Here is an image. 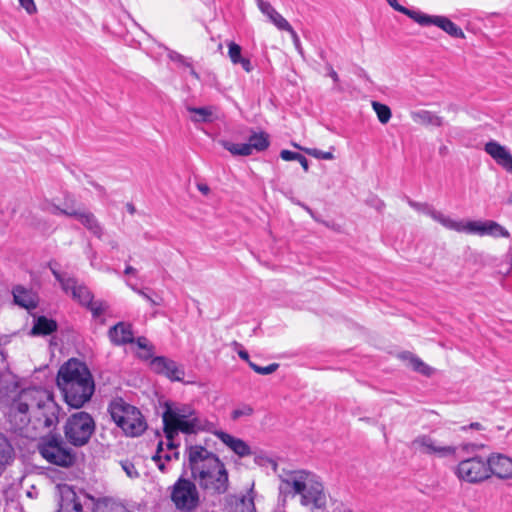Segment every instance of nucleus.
Here are the masks:
<instances>
[{
  "label": "nucleus",
  "mask_w": 512,
  "mask_h": 512,
  "mask_svg": "<svg viewBox=\"0 0 512 512\" xmlns=\"http://www.w3.org/2000/svg\"><path fill=\"white\" fill-rule=\"evenodd\" d=\"M372 107L375 113L377 114L378 120L382 124H386L389 122L391 118V110L387 105L374 101L372 102Z\"/></svg>",
  "instance_id": "e433bc0d"
},
{
  "label": "nucleus",
  "mask_w": 512,
  "mask_h": 512,
  "mask_svg": "<svg viewBox=\"0 0 512 512\" xmlns=\"http://www.w3.org/2000/svg\"><path fill=\"white\" fill-rule=\"evenodd\" d=\"M468 428L474 429V430H482L483 426L478 422H474V423H471L469 426H463L461 429L463 431H466Z\"/></svg>",
  "instance_id": "864d4df0"
},
{
  "label": "nucleus",
  "mask_w": 512,
  "mask_h": 512,
  "mask_svg": "<svg viewBox=\"0 0 512 512\" xmlns=\"http://www.w3.org/2000/svg\"><path fill=\"white\" fill-rule=\"evenodd\" d=\"M387 2L396 11L401 12V13L409 16L413 20L416 17L415 15H417V13H418L417 11L409 10V9L405 8L404 6L398 4L397 0H387Z\"/></svg>",
  "instance_id": "c03bdc74"
},
{
  "label": "nucleus",
  "mask_w": 512,
  "mask_h": 512,
  "mask_svg": "<svg viewBox=\"0 0 512 512\" xmlns=\"http://www.w3.org/2000/svg\"><path fill=\"white\" fill-rule=\"evenodd\" d=\"M408 204L414 210L430 216L434 221L438 222L444 228L447 229L450 218H451L450 216L445 215L441 211L436 210L435 208H433L432 206H430L427 203H420V202H416L413 200H408Z\"/></svg>",
  "instance_id": "b1692460"
},
{
  "label": "nucleus",
  "mask_w": 512,
  "mask_h": 512,
  "mask_svg": "<svg viewBox=\"0 0 512 512\" xmlns=\"http://www.w3.org/2000/svg\"><path fill=\"white\" fill-rule=\"evenodd\" d=\"M292 145L295 148L304 151L305 153H307L308 155H310V156H312V157H314L316 159H324V160H332V159H334V155H333V153L331 151L324 152V151L318 150L316 148H303V147H301L300 145H298L296 143H293Z\"/></svg>",
  "instance_id": "4c0bfd02"
},
{
  "label": "nucleus",
  "mask_w": 512,
  "mask_h": 512,
  "mask_svg": "<svg viewBox=\"0 0 512 512\" xmlns=\"http://www.w3.org/2000/svg\"><path fill=\"white\" fill-rule=\"evenodd\" d=\"M329 76L333 79L335 83L339 81L338 74L331 66L329 67Z\"/></svg>",
  "instance_id": "5fc2aeb1"
},
{
  "label": "nucleus",
  "mask_w": 512,
  "mask_h": 512,
  "mask_svg": "<svg viewBox=\"0 0 512 512\" xmlns=\"http://www.w3.org/2000/svg\"><path fill=\"white\" fill-rule=\"evenodd\" d=\"M247 505H248V507H251L249 512H252V510L254 509V503H253L252 499L247 500Z\"/></svg>",
  "instance_id": "13d9d810"
},
{
  "label": "nucleus",
  "mask_w": 512,
  "mask_h": 512,
  "mask_svg": "<svg viewBox=\"0 0 512 512\" xmlns=\"http://www.w3.org/2000/svg\"><path fill=\"white\" fill-rule=\"evenodd\" d=\"M129 211H130V212H133V211H134V208H133V207H130V208H129Z\"/></svg>",
  "instance_id": "680f3d73"
},
{
  "label": "nucleus",
  "mask_w": 512,
  "mask_h": 512,
  "mask_svg": "<svg viewBox=\"0 0 512 512\" xmlns=\"http://www.w3.org/2000/svg\"><path fill=\"white\" fill-rule=\"evenodd\" d=\"M197 189L204 195H208L210 192V188L207 184L204 183H198Z\"/></svg>",
  "instance_id": "603ef678"
},
{
  "label": "nucleus",
  "mask_w": 512,
  "mask_h": 512,
  "mask_svg": "<svg viewBox=\"0 0 512 512\" xmlns=\"http://www.w3.org/2000/svg\"><path fill=\"white\" fill-rule=\"evenodd\" d=\"M57 386L65 402L72 408H81L95 390L94 380L88 367L77 359H69L59 369Z\"/></svg>",
  "instance_id": "f03ea898"
},
{
  "label": "nucleus",
  "mask_w": 512,
  "mask_h": 512,
  "mask_svg": "<svg viewBox=\"0 0 512 512\" xmlns=\"http://www.w3.org/2000/svg\"><path fill=\"white\" fill-rule=\"evenodd\" d=\"M233 345H234V346H236V347H239V346H240V344H239L238 342H236V341H235V342H233Z\"/></svg>",
  "instance_id": "bf43d9fd"
},
{
  "label": "nucleus",
  "mask_w": 512,
  "mask_h": 512,
  "mask_svg": "<svg viewBox=\"0 0 512 512\" xmlns=\"http://www.w3.org/2000/svg\"><path fill=\"white\" fill-rule=\"evenodd\" d=\"M14 459V449L8 439L0 434V469L9 465Z\"/></svg>",
  "instance_id": "c85d7f7f"
},
{
  "label": "nucleus",
  "mask_w": 512,
  "mask_h": 512,
  "mask_svg": "<svg viewBox=\"0 0 512 512\" xmlns=\"http://www.w3.org/2000/svg\"><path fill=\"white\" fill-rule=\"evenodd\" d=\"M250 148V155L254 150L264 151L269 146V137L265 132L254 133L249 137V142L245 143Z\"/></svg>",
  "instance_id": "7c9ffc66"
},
{
  "label": "nucleus",
  "mask_w": 512,
  "mask_h": 512,
  "mask_svg": "<svg viewBox=\"0 0 512 512\" xmlns=\"http://www.w3.org/2000/svg\"><path fill=\"white\" fill-rule=\"evenodd\" d=\"M109 412L113 421L127 436L137 437L147 428L146 421L141 412L122 398H116L111 401Z\"/></svg>",
  "instance_id": "39448f33"
},
{
  "label": "nucleus",
  "mask_w": 512,
  "mask_h": 512,
  "mask_svg": "<svg viewBox=\"0 0 512 512\" xmlns=\"http://www.w3.org/2000/svg\"><path fill=\"white\" fill-rule=\"evenodd\" d=\"M253 414V408L249 405H242L232 411L231 417L233 420H237L241 417H248Z\"/></svg>",
  "instance_id": "a19ab883"
},
{
  "label": "nucleus",
  "mask_w": 512,
  "mask_h": 512,
  "mask_svg": "<svg viewBox=\"0 0 512 512\" xmlns=\"http://www.w3.org/2000/svg\"><path fill=\"white\" fill-rule=\"evenodd\" d=\"M410 115L413 122L419 125L440 127L444 123L442 117L428 110L412 111Z\"/></svg>",
  "instance_id": "a878e982"
},
{
  "label": "nucleus",
  "mask_w": 512,
  "mask_h": 512,
  "mask_svg": "<svg viewBox=\"0 0 512 512\" xmlns=\"http://www.w3.org/2000/svg\"><path fill=\"white\" fill-rule=\"evenodd\" d=\"M171 500L182 511H193L199 505V492L194 482L179 478L173 485Z\"/></svg>",
  "instance_id": "9d476101"
},
{
  "label": "nucleus",
  "mask_w": 512,
  "mask_h": 512,
  "mask_svg": "<svg viewBox=\"0 0 512 512\" xmlns=\"http://www.w3.org/2000/svg\"><path fill=\"white\" fill-rule=\"evenodd\" d=\"M178 434H171L170 438L168 437L167 434H165L166 436V440H167V443H166V446H167V449L170 450L171 452H174L176 451L177 447H178V444L175 443L174 441V438L177 436Z\"/></svg>",
  "instance_id": "09e8293b"
},
{
  "label": "nucleus",
  "mask_w": 512,
  "mask_h": 512,
  "mask_svg": "<svg viewBox=\"0 0 512 512\" xmlns=\"http://www.w3.org/2000/svg\"><path fill=\"white\" fill-rule=\"evenodd\" d=\"M281 489H288L293 495L300 496V504L311 510L323 509L327 504V495L319 477L306 470L289 472L281 479Z\"/></svg>",
  "instance_id": "7ed1b4c3"
},
{
  "label": "nucleus",
  "mask_w": 512,
  "mask_h": 512,
  "mask_svg": "<svg viewBox=\"0 0 512 512\" xmlns=\"http://www.w3.org/2000/svg\"><path fill=\"white\" fill-rule=\"evenodd\" d=\"M402 357L408 360L409 365L414 371L425 376H430L433 373V369L430 366L425 364L420 358L414 356L413 354L405 353L402 355Z\"/></svg>",
  "instance_id": "2f4dec72"
},
{
  "label": "nucleus",
  "mask_w": 512,
  "mask_h": 512,
  "mask_svg": "<svg viewBox=\"0 0 512 512\" xmlns=\"http://www.w3.org/2000/svg\"><path fill=\"white\" fill-rule=\"evenodd\" d=\"M13 295L16 304L24 308H31L35 306L32 295L23 287H16L13 291Z\"/></svg>",
  "instance_id": "473e14b6"
},
{
  "label": "nucleus",
  "mask_w": 512,
  "mask_h": 512,
  "mask_svg": "<svg viewBox=\"0 0 512 512\" xmlns=\"http://www.w3.org/2000/svg\"><path fill=\"white\" fill-rule=\"evenodd\" d=\"M488 468L484 458L475 456L460 461L454 473L461 481L476 484L488 479Z\"/></svg>",
  "instance_id": "9b49d317"
},
{
  "label": "nucleus",
  "mask_w": 512,
  "mask_h": 512,
  "mask_svg": "<svg viewBox=\"0 0 512 512\" xmlns=\"http://www.w3.org/2000/svg\"><path fill=\"white\" fill-rule=\"evenodd\" d=\"M21 7L25 9V11L29 15H33L37 13V6L34 2V0H18Z\"/></svg>",
  "instance_id": "49530a36"
},
{
  "label": "nucleus",
  "mask_w": 512,
  "mask_h": 512,
  "mask_svg": "<svg viewBox=\"0 0 512 512\" xmlns=\"http://www.w3.org/2000/svg\"><path fill=\"white\" fill-rule=\"evenodd\" d=\"M189 466L193 480L208 495L219 496L229 490V473L220 458L203 446L189 448Z\"/></svg>",
  "instance_id": "f257e3e1"
},
{
  "label": "nucleus",
  "mask_w": 512,
  "mask_h": 512,
  "mask_svg": "<svg viewBox=\"0 0 512 512\" xmlns=\"http://www.w3.org/2000/svg\"><path fill=\"white\" fill-rule=\"evenodd\" d=\"M59 492V510L58 512H83L82 504L69 485H58Z\"/></svg>",
  "instance_id": "a211bd4d"
},
{
  "label": "nucleus",
  "mask_w": 512,
  "mask_h": 512,
  "mask_svg": "<svg viewBox=\"0 0 512 512\" xmlns=\"http://www.w3.org/2000/svg\"><path fill=\"white\" fill-rule=\"evenodd\" d=\"M179 453L177 451L171 452V453H164L162 450V460L170 461L173 457L175 459L178 458Z\"/></svg>",
  "instance_id": "3c124183"
},
{
  "label": "nucleus",
  "mask_w": 512,
  "mask_h": 512,
  "mask_svg": "<svg viewBox=\"0 0 512 512\" xmlns=\"http://www.w3.org/2000/svg\"><path fill=\"white\" fill-rule=\"evenodd\" d=\"M136 343L139 348L144 350V353L140 354V357L148 359L152 356V346L149 344L146 338L139 337Z\"/></svg>",
  "instance_id": "79ce46f5"
},
{
  "label": "nucleus",
  "mask_w": 512,
  "mask_h": 512,
  "mask_svg": "<svg viewBox=\"0 0 512 512\" xmlns=\"http://www.w3.org/2000/svg\"><path fill=\"white\" fill-rule=\"evenodd\" d=\"M488 468V478L495 475L498 478H510L512 475V460L503 454H491L486 460Z\"/></svg>",
  "instance_id": "f3484780"
},
{
  "label": "nucleus",
  "mask_w": 512,
  "mask_h": 512,
  "mask_svg": "<svg viewBox=\"0 0 512 512\" xmlns=\"http://www.w3.org/2000/svg\"><path fill=\"white\" fill-rule=\"evenodd\" d=\"M73 218H76L86 229H88L94 236L101 239L104 230L95 215L87 209L76 207Z\"/></svg>",
  "instance_id": "412c9836"
},
{
  "label": "nucleus",
  "mask_w": 512,
  "mask_h": 512,
  "mask_svg": "<svg viewBox=\"0 0 512 512\" xmlns=\"http://www.w3.org/2000/svg\"><path fill=\"white\" fill-rule=\"evenodd\" d=\"M125 274H135L136 269L132 266H127L124 271Z\"/></svg>",
  "instance_id": "4d7b16f0"
},
{
  "label": "nucleus",
  "mask_w": 512,
  "mask_h": 512,
  "mask_svg": "<svg viewBox=\"0 0 512 512\" xmlns=\"http://www.w3.org/2000/svg\"><path fill=\"white\" fill-rule=\"evenodd\" d=\"M410 447L415 452L439 458L453 457L457 452L455 446L445 445L428 434L418 435L412 440Z\"/></svg>",
  "instance_id": "f8f14e48"
},
{
  "label": "nucleus",
  "mask_w": 512,
  "mask_h": 512,
  "mask_svg": "<svg viewBox=\"0 0 512 512\" xmlns=\"http://www.w3.org/2000/svg\"><path fill=\"white\" fill-rule=\"evenodd\" d=\"M257 6L277 29L284 31L286 28H289V22L269 2L257 0Z\"/></svg>",
  "instance_id": "5701e85b"
},
{
  "label": "nucleus",
  "mask_w": 512,
  "mask_h": 512,
  "mask_svg": "<svg viewBox=\"0 0 512 512\" xmlns=\"http://www.w3.org/2000/svg\"><path fill=\"white\" fill-rule=\"evenodd\" d=\"M93 512H132L122 503L112 498H99L93 508Z\"/></svg>",
  "instance_id": "bb28decb"
},
{
  "label": "nucleus",
  "mask_w": 512,
  "mask_h": 512,
  "mask_svg": "<svg viewBox=\"0 0 512 512\" xmlns=\"http://www.w3.org/2000/svg\"><path fill=\"white\" fill-rule=\"evenodd\" d=\"M187 111L191 113L190 119L194 123L213 121L214 113L212 107H187Z\"/></svg>",
  "instance_id": "c756f323"
},
{
  "label": "nucleus",
  "mask_w": 512,
  "mask_h": 512,
  "mask_svg": "<svg viewBox=\"0 0 512 512\" xmlns=\"http://www.w3.org/2000/svg\"><path fill=\"white\" fill-rule=\"evenodd\" d=\"M153 460L156 462L157 467L162 472L166 471L165 463L162 461V442L158 444V449L156 454L153 456Z\"/></svg>",
  "instance_id": "de8ad7c7"
},
{
  "label": "nucleus",
  "mask_w": 512,
  "mask_h": 512,
  "mask_svg": "<svg viewBox=\"0 0 512 512\" xmlns=\"http://www.w3.org/2000/svg\"><path fill=\"white\" fill-rule=\"evenodd\" d=\"M484 149L498 165L502 166L509 172L512 171V155L508 148L500 145L496 141H489L485 144Z\"/></svg>",
  "instance_id": "aec40b11"
},
{
  "label": "nucleus",
  "mask_w": 512,
  "mask_h": 512,
  "mask_svg": "<svg viewBox=\"0 0 512 512\" xmlns=\"http://www.w3.org/2000/svg\"><path fill=\"white\" fill-rule=\"evenodd\" d=\"M47 391V389L36 387L23 389L13 400L12 410L27 416L28 420H31L42 399L46 398Z\"/></svg>",
  "instance_id": "ddd939ff"
},
{
  "label": "nucleus",
  "mask_w": 512,
  "mask_h": 512,
  "mask_svg": "<svg viewBox=\"0 0 512 512\" xmlns=\"http://www.w3.org/2000/svg\"><path fill=\"white\" fill-rule=\"evenodd\" d=\"M60 407L54 400L53 394L48 390L46 398H43L36 408L32 419L41 423L44 427L50 428L58 423Z\"/></svg>",
  "instance_id": "4468645a"
},
{
  "label": "nucleus",
  "mask_w": 512,
  "mask_h": 512,
  "mask_svg": "<svg viewBox=\"0 0 512 512\" xmlns=\"http://www.w3.org/2000/svg\"><path fill=\"white\" fill-rule=\"evenodd\" d=\"M249 366L251 367V369H253V371H255L256 373H258L260 375H269V374L274 373L278 369L279 364L272 363L268 366L262 367V366L255 364L254 362H249Z\"/></svg>",
  "instance_id": "ea45409f"
},
{
  "label": "nucleus",
  "mask_w": 512,
  "mask_h": 512,
  "mask_svg": "<svg viewBox=\"0 0 512 512\" xmlns=\"http://www.w3.org/2000/svg\"><path fill=\"white\" fill-rule=\"evenodd\" d=\"M39 451L48 462L58 466L68 467L74 462V454L71 449L58 437L52 436L43 439L39 444Z\"/></svg>",
  "instance_id": "1a4fd4ad"
},
{
  "label": "nucleus",
  "mask_w": 512,
  "mask_h": 512,
  "mask_svg": "<svg viewBox=\"0 0 512 512\" xmlns=\"http://www.w3.org/2000/svg\"><path fill=\"white\" fill-rule=\"evenodd\" d=\"M238 355H239V357H240L242 360H245V361H247L248 363H249V362H251V361L249 360V354H248V352H247V351H245V350H239V351H238Z\"/></svg>",
  "instance_id": "6e6d98bb"
},
{
  "label": "nucleus",
  "mask_w": 512,
  "mask_h": 512,
  "mask_svg": "<svg viewBox=\"0 0 512 512\" xmlns=\"http://www.w3.org/2000/svg\"><path fill=\"white\" fill-rule=\"evenodd\" d=\"M111 342L115 345H124L133 342L132 326L126 322H119L108 331Z\"/></svg>",
  "instance_id": "4be33fe9"
},
{
  "label": "nucleus",
  "mask_w": 512,
  "mask_h": 512,
  "mask_svg": "<svg viewBox=\"0 0 512 512\" xmlns=\"http://www.w3.org/2000/svg\"><path fill=\"white\" fill-rule=\"evenodd\" d=\"M163 424L164 433L169 438L171 434L194 433L204 427L203 421L192 406L179 403L165 404Z\"/></svg>",
  "instance_id": "20e7f679"
},
{
  "label": "nucleus",
  "mask_w": 512,
  "mask_h": 512,
  "mask_svg": "<svg viewBox=\"0 0 512 512\" xmlns=\"http://www.w3.org/2000/svg\"><path fill=\"white\" fill-rule=\"evenodd\" d=\"M214 435L240 458L252 455L251 447L244 440L224 431H216Z\"/></svg>",
  "instance_id": "6ab92c4d"
},
{
  "label": "nucleus",
  "mask_w": 512,
  "mask_h": 512,
  "mask_svg": "<svg viewBox=\"0 0 512 512\" xmlns=\"http://www.w3.org/2000/svg\"><path fill=\"white\" fill-rule=\"evenodd\" d=\"M220 144L234 156L250 155V148L245 143H233L227 140H221Z\"/></svg>",
  "instance_id": "72a5a7b5"
},
{
  "label": "nucleus",
  "mask_w": 512,
  "mask_h": 512,
  "mask_svg": "<svg viewBox=\"0 0 512 512\" xmlns=\"http://www.w3.org/2000/svg\"><path fill=\"white\" fill-rule=\"evenodd\" d=\"M95 429V423L90 414L80 411L72 414L65 425V436L74 446L85 445Z\"/></svg>",
  "instance_id": "6e6552de"
},
{
  "label": "nucleus",
  "mask_w": 512,
  "mask_h": 512,
  "mask_svg": "<svg viewBox=\"0 0 512 512\" xmlns=\"http://www.w3.org/2000/svg\"><path fill=\"white\" fill-rule=\"evenodd\" d=\"M343 512H352L350 509H345Z\"/></svg>",
  "instance_id": "e2e57ef3"
},
{
  "label": "nucleus",
  "mask_w": 512,
  "mask_h": 512,
  "mask_svg": "<svg viewBox=\"0 0 512 512\" xmlns=\"http://www.w3.org/2000/svg\"><path fill=\"white\" fill-rule=\"evenodd\" d=\"M280 157L285 161L295 160V162H299L305 172L309 170L308 160L303 155L297 152H293L290 150H282L280 152Z\"/></svg>",
  "instance_id": "c9c22d12"
},
{
  "label": "nucleus",
  "mask_w": 512,
  "mask_h": 512,
  "mask_svg": "<svg viewBox=\"0 0 512 512\" xmlns=\"http://www.w3.org/2000/svg\"><path fill=\"white\" fill-rule=\"evenodd\" d=\"M50 268L54 277L60 283L63 291L70 294L72 298L78 301L81 305L88 307L94 317H99L107 310V303L104 301H93V294L85 285L78 283L75 278H66L56 269L52 267Z\"/></svg>",
  "instance_id": "423d86ee"
},
{
  "label": "nucleus",
  "mask_w": 512,
  "mask_h": 512,
  "mask_svg": "<svg viewBox=\"0 0 512 512\" xmlns=\"http://www.w3.org/2000/svg\"><path fill=\"white\" fill-rule=\"evenodd\" d=\"M284 31H287L291 35L295 46L299 47L300 46V39H299V36L296 33V31L293 29V27L291 25H289V28H286Z\"/></svg>",
  "instance_id": "8fccbe9b"
},
{
  "label": "nucleus",
  "mask_w": 512,
  "mask_h": 512,
  "mask_svg": "<svg viewBox=\"0 0 512 512\" xmlns=\"http://www.w3.org/2000/svg\"><path fill=\"white\" fill-rule=\"evenodd\" d=\"M448 230L469 235L509 238L507 229L493 220H464L450 218Z\"/></svg>",
  "instance_id": "0eeeda50"
},
{
  "label": "nucleus",
  "mask_w": 512,
  "mask_h": 512,
  "mask_svg": "<svg viewBox=\"0 0 512 512\" xmlns=\"http://www.w3.org/2000/svg\"><path fill=\"white\" fill-rule=\"evenodd\" d=\"M415 16L414 21L420 25L425 26L433 24L454 38H464L462 29L444 16H429L420 12Z\"/></svg>",
  "instance_id": "2eb2a0df"
},
{
  "label": "nucleus",
  "mask_w": 512,
  "mask_h": 512,
  "mask_svg": "<svg viewBox=\"0 0 512 512\" xmlns=\"http://www.w3.org/2000/svg\"><path fill=\"white\" fill-rule=\"evenodd\" d=\"M242 504L246 505V500L245 499H242Z\"/></svg>",
  "instance_id": "052dcab7"
},
{
  "label": "nucleus",
  "mask_w": 512,
  "mask_h": 512,
  "mask_svg": "<svg viewBox=\"0 0 512 512\" xmlns=\"http://www.w3.org/2000/svg\"><path fill=\"white\" fill-rule=\"evenodd\" d=\"M123 470L126 472L127 476L131 479L139 477V473L135 467V465L129 461H124L121 463Z\"/></svg>",
  "instance_id": "a18cd8bd"
},
{
  "label": "nucleus",
  "mask_w": 512,
  "mask_h": 512,
  "mask_svg": "<svg viewBox=\"0 0 512 512\" xmlns=\"http://www.w3.org/2000/svg\"><path fill=\"white\" fill-rule=\"evenodd\" d=\"M151 368L158 374H163L172 381H182L185 375L183 367L166 357H155L151 361Z\"/></svg>",
  "instance_id": "dca6fc26"
},
{
  "label": "nucleus",
  "mask_w": 512,
  "mask_h": 512,
  "mask_svg": "<svg viewBox=\"0 0 512 512\" xmlns=\"http://www.w3.org/2000/svg\"><path fill=\"white\" fill-rule=\"evenodd\" d=\"M65 206V208H60L59 206L53 204L47 207L46 210L53 215H65L67 217H73L76 210L75 200L67 199Z\"/></svg>",
  "instance_id": "f704fd0d"
},
{
  "label": "nucleus",
  "mask_w": 512,
  "mask_h": 512,
  "mask_svg": "<svg viewBox=\"0 0 512 512\" xmlns=\"http://www.w3.org/2000/svg\"><path fill=\"white\" fill-rule=\"evenodd\" d=\"M132 289L140 296H142L144 299H146L153 306H160L163 303V298L160 296L152 297L142 289H138L136 287H132Z\"/></svg>",
  "instance_id": "37998d69"
},
{
  "label": "nucleus",
  "mask_w": 512,
  "mask_h": 512,
  "mask_svg": "<svg viewBox=\"0 0 512 512\" xmlns=\"http://www.w3.org/2000/svg\"><path fill=\"white\" fill-rule=\"evenodd\" d=\"M227 47H228V56L230 58V61L234 65H237V64L241 65V67L243 68V70L245 72H247V73L252 72L253 65L249 58L242 56L241 46L233 41H229L227 43Z\"/></svg>",
  "instance_id": "393cba45"
},
{
  "label": "nucleus",
  "mask_w": 512,
  "mask_h": 512,
  "mask_svg": "<svg viewBox=\"0 0 512 512\" xmlns=\"http://www.w3.org/2000/svg\"><path fill=\"white\" fill-rule=\"evenodd\" d=\"M57 323L48 319L44 316L38 317L34 323V326L31 330L32 335H49L56 331Z\"/></svg>",
  "instance_id": "cd10ccee"
},
{
  "label": "nucleus",
  "mask_w": 512,
  "mask_h": 512,
  "mask_svg": "<svg viewBox=\"0 0 512 512\" xmlns=\"http://www.w3.org/2000/svg\"><path fill=\"white\" fill-rule=\"evenodd\" d=\"M168 57H169L172 61H174V62H176V63H178V64H180V65H183V66L189 67V68H190V73H191V75H192V76H194V77H195V78H197V79L199 78V76H198L197 72L193 69V67L191 66V64L188 62V60H187L184 56H182L181 54H179V53H177V52H175V51H171V52L168 54Z\"/></svg>",
  "instance_id": "58836bf2"
}]
</instances>
